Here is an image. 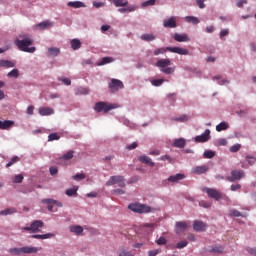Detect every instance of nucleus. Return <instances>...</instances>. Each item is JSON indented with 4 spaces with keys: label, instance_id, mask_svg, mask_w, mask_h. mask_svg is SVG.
Returning a JSON list of instances; mask_svg holds the SVG:
<instances>
[{
    "label": "nucleus",
    "instance_id": "obj_40",
    "mask_svg": "<svg viewBox=\"0 0 256 256\" xmlns=\"http://www.w3.org/2000/svg\"><path fill=\"white\" fill-rule=\"evenodd\" d=\"M171 121H177L179 123H186V121H189V117L187 115H182L179 117L172 118Z\"/></svg>",
    "mask_w": 256,
    "mask_h": 256
},
{
    "label": "nucleus",
    "instance_id": "obj_62",
    "mask_svg": "<svg viewBox=\"0 0 256 256\" xmlns=\"http://www.w3.org/2000/svg\"><path fill=\"white\" fill-rule=\"evenodd\" d=\"M49 171L50 175H57V173H59V169H57L55 166L50 167Z\"/></svg>",
    "mask_w": 256,
    "mask_h": 256
},
{
    "label": "nucleus",
    "instance_id": "obj_64",
    "mask_svg": "<svg viewBox=\"0 0 256 256\" xmlns=\"http://www.w3.org/2000/svg\"><path fill=\"white\" fill-rule=\"evenodd\" d=\"M243 5H247V0H238L236 2V6L239 8L243 7Z\"/></svg>",
    "mask_w": 256,
    "mask_h": 256
},
{
    "label": "nucleus",
    "instance_id": "obj_42",
    "mask_svg": "<svg viewBox=\"0 0 256 256\" xmlns=\"http://www.w3.org/2000/svg\"><path fill=\"white\" fill-rule=\"evenodd\" d=\"M162 73H165V75H171L175 73V67H166L161 69Z\"/></svg>",
    "mask_w": 256,
    "mask_h": 256
},
{
    "label": "nucleus",
    "instance_id": "obj_18",
    "mask_svg": "<svg viewBox=\"0 0 256 256\" xmlns=\"http://www.w3.org/2000/svg\"><path fill=\"white\" fill-rule=\"evenodd\" d=\"M22 254L31 255L33 253H37L39 248L33 246H24L21 248Z\"/></svg>",
    "mask_w": 256,
    "mask_h": 256
},
{
    "label": "nucleus",
    "instance_id": "obj_61",
    "mask_svg": "<svg viewBox=\"0 0 256 256\" xmlns=\"http://www.w3.org/2000/svg\"><path fill=\"white\" fill-rule=\"evenodd\" d=\"M159 253H161V251L159 249H156V250H149L148 251V255L149 256H157L159 255Z\"/></svg>",
    "mask_w": 256,
    "mask_h": 256
},
{
    "label": "nucleus",
    "instance_id": "obj_8",
    "mask_svg": "<svg viewBox=\"0 0 256 256\" xmlns=\"http://www.w3.org/2000/svg\"><path fill=\"white\" fill-rule=\"evenodd\" d=\"M205 192L207 193L208 197H210V199H215V201H220V199H223V194L217 189L205 188Z\"/></svg>",
    "mask_w": 256,
    "mask_h": 256
},
{
    "label": "nucleus",
    "instance_id": "obj_63",
    "mask_svg": "<svg viewBox=\"0 0 256 256\" xmlns=\"http://www.w3.org/2000/svg\"><path fill=\"white\" fill-rule=\"evenodd\" d=\"M246 161H248L249 165H255L256 158L246 156Z\"/></svg>",
    "mask_w": 256,
    "mask_h": 256
},
{
    "label": "nucleus",
    "instance_id": "obj_57",
    "mask_svg": "<svg viewBox=\"0 0 256 256\" xmlns=\"http://www.w3.org/2000/svg\"><path fill=\"white\" fill-rule=\"evenodd\" d=\"M24 177L22 174H18L14 177L13 183H22Z\"/></svg>",
    "mask_w": 256,
    "mask_h": 256
},
{
    "label": "nucleus",
    "instance_id": "obj_34",
    "mask_svg": "<svg viewBox=\"0 0 256 256\" xmlns=\"http://www.w3.org/2000/svg\"><path fill=\"white\" fill-rule=\"evenodd\" d=\"M14 213H17V209L15 208H7L0 211V215L2 216L13 215Z\"/></svg>",
    "mask_w": 256,
    "mask_h": 256
},
{
    "label": "nucleus",
    "instance_id": "obj_10",
    "mask_svg": "<svg viewBox=\"0 0 256 256\" xmlns=\"http://www.w3.org/2000/svg\"><path fill=\"white\" fill-rule=\"evenodd\" d=\"M211 139V130L206 129L202 135H198L195 137L196 143H207Z\"/></svg>",
    "mask_w": 256,
    "mask_h": 256
},
{
    "label": "nucleus",
    "instance_id": "obj_60",
    "mask_svg": "<svg viewBox=\"0 0 256 256\" xmlns=\"http://www.w3.org/2000/svg\"><path fill=\"white\" fill-rule=\"evenodd\" d=\"M112 193H114L115 195H125V190L121 188H117V189H114Z\"/></svg>",
    "mask_w": 256,
    "mask_h": 256
},
{
    "label": "nucleus",
    "instance_id": "obj_31",
    "mask_svg": "<svg viewBox=\"0 0 256 256\" xmlns=\"http://www.w3.org/2000/svg\"><path fill=\"white\" fill-rule=\"evenodd\" d=\"M136 9H137V6L131 5V6H128L126 8L118 9V12L119 13H133V11H135Z\"/></svg>",
    "mask_w": 256,
    "mask_h": 256
},
{
    "label": "nucleus",
    "instance_id": "obj_4",
    "mask_svg": "<svg viewBox=\"0 0 256 256\" xmlns=\"http://www.w3.org/2000/svg\"><path fill=\"white\" fill-rule=\"evenodd\" d=\"M113 109H117V106L115 104H108L107 102H97L94 106V110H96L97 113H101V111L109 113V111Z\"/></svg>",
    "mask_w": 256,
    "mask_h": 256
},
{
    "label": "nucleus",
    "instance_id": "obj_13",
    "mask_svg": "<svg viewBox=\"0 0 256 256\" xmlns=\"http://www.w3.org/2000/svg\"><path fill=\"white\" fill-rule=\"evenodd\" d=\"M193 229L194 231H206L207 230V224H205V222L203 221H199V220H195L193 222Z\"/></svg>",
    "mask_w": 256,
    "mask_h": 256
},
{
    "label": "nucleus",
    "instance_id": "obj_50",
    "mask_svg": "<svg viewBox=\"0 0 256 256\" xmlns=\"http://www.w3.org/2000/svg\"><path fill=\"white\" fill-rule=\"evenodd\" d=\"M187 245H189V242H187V240H183V241L178 242L176 244V248L177 249H184V247H187Z\"/></svg>",
    "mask_w": 256,
    "mask_h": 256
},
{
    "label": "nucleus",
    "instance_id": "obj_46",
    "mask_svg": "<svg viewBox=\"0 0 256 256\" xmlns=\"http://www.w3.org/2000/svg\"><path fill=\"white\" fill-rule=\"evenodd\" d=\"M154 87H161L162 83H165V79H155L151 81Z\"/></svg>",
    "mask_w": 256,
    "mask_h": 256
},
{
    "label": "nucleus",
    "instance_id": "obj_53",
    "mask_svg": "<svg viewBox=\"0 0 256 256\" xmlns=\"http://www.w3.org/2000/svg\"><path fill=\"white\" fill-rule=\"evenodd\" d=\"M157 245H167V238L161 236L159 239L156 240Z\"/></svg>",
    "mask_w": 256,
    "mask_h": 256
},
{
    "label": "nucleus",
    "instance_id": "obj_45",
    "mask_svg": "<svg viewBox=\"0 0 256 256\" xmlns=\"http://www.w3.org/2000/svg\"><path fill=\"white\" fill-rule=\"evenodd\" d=\"M205 159H213L215 157V152L213 150H207L204 152Z\"/></svg>",
    "mask_w": 256,
    "mask_h": 256
},
{
    "label": "nucleus",
    "instance_id": "obj_44",
    "mask_svg": "<svg viewBox=\"0 0 256 256\" xmlns=\"http://www.w3.org/2000/svg\"><path fill=\"white\" fill-rule=\"evenodd\" d=\"M7 77H12L14 79H17L19 77V70L18 69H13L11 70L8 74Z\"/></svg>",
    "mask_w": 256,
    "mask_h": 256
},
{
    "label": "nucleus",
    "instance_id": "obj_47",
    "mask_svg": "<svg viewBox=\"0 0 256 256\" xmlns=\"http://www.w3.org/2000/svg\"><path fill=\"white\" fill-rule=\"evenodd\" d=\"M59 139H61V137L58 136L57 133H51L48 136V141H59Z\"/></svg>",
    "mask_w": 256,
    "mask_h": 256
},
{
    "label": "nucleus",
    "instance_id": "obj_1",
    "mask_svg": "<svg viewBox=\"0 0 256 256\" xmlns=\"http://www.w3.org/2000/svg\"><path fill=\"white\" fill-rule=\"evenodd\" d=\"M20 39L15 40V45L18 47L20 51H23L24 53H35L37 51V48L31 47L33 45V39L29 37L27 34H20Z\"/></svg>",
    "mask_w": 256,
    "mask_h": 256
},
{
    "label": "nucleus",
    "instance_id": "obj_6",
    "mask_svg": "<svg viewBox=\"0 0 256 256\" xmlns=\"http://www.w3.org/2000/svg\"><path fill=\"white\" fill-rule=\"evenodd\" d=\"M107 187L112 185H118V187H125V178L123 176H111L110 179L106 182Z\"/></svg>",
    "mask_w": 256,
    "mask_h": 256
},
{
    "label": "nucleus",
    "instance_id": "obj_59",
    "mask_svg": "<svg viewBox=\"0 0 256 256\" xmlns=\"http://www.w3.org/2000/svg\"><path fill=\"white\" fill-rule=\"evenodd\" d=\"M239 149H241V145L240 144H236V145H233L230 148V151H231V153H237V151H239Z\"/></svg>",
    "mask_w": 256,
    "mask_h": 256
},
{
    "label": "nucleus",
    "instance_id": "obj_29",
    "mask_svg": "<svg viewBox=\"0 0 256 256\" xmlns=\"http://www.w3.org/2000/svg\"><path fill=\"white\" fill-rule=\"evenodd\" d=\"M68 7H73V9H81V7H85V3L81 1H70L67 3Z\"/></svg>",
    "mask_w": 256,
    "mask_h": 256
},
{
    "label": "nucleus",
    "instance_id": "obj_32",
    "mask_svg": "<svg viewBox=\"0 0 256 256\" xmlns=\"http://www.w3.org/2000/svg\"><path fill=\"white\" fill-rule=\"evenodd\" d=\"M70 43H71V47L74 51H77V49H81V40L72 39Z\"/></svg>",
    "mask_w": 256,
    "mask_h": 256
},
{
    "label": "nucleus",
    "instance_id": "obj_43",
    "mask_svg": "<svg viewBox=\"0 0 256 256\" xmlns=\"http://www.w3.org/2000/svg\"><path fill=\"white\" fill-rule=\"evenodd\" d=\"M20 159H19V156H14L12 157V159L10 160V162H8L6 164V167L9 168V167H12V165H15V163H19Z\"/></svg>",
    "mask_w": 256,
    "mask_h": 256
},
{
    "label": "nucleus",
    "instance_id": "obj_39",
    "mask_svg": "<svg viewBox=\"0 0 256 256\" xmlns=\"http://www.w3.org/2000/svg\"><path fill=\"white\" fill-rule=\"evenodd\" d=\"M155 35L153 34H142L140 36V39H142V41H155Z\"/></svg>",
    "mask_w": 256,
    "mask_h": 256
},
{
    "label": "nucleus",
    "instance_id": "obj_48",
    "mask_svg": "<svg viewBox=\"0 0 256 256\" xmlns=\"http://www.w3.org/2000/svg\"><path fill=\"white\" fill-rule=\"evenodd\" d=\"M119 256H135L131 251H127L123 248L120 249Z\"/></svg>",
    "mask_w": 256,
    "mask_h": 256
},
{
    "label": "nucleus",
    "instance_id": "obj_15",
    "mask_svg": "<svg viewBox=\"0 0 256 256\" xmlns=\"http://www.w3.org/2000/svg\"><path fill=\"white\" fill-rule=\"evenodd\" d=\"M13 125H15V121H13V120L0 121V129L2 131L11 129V127H13Z\"/></svg>",
    "mask_w": 256,
    "mask_h": 256
},
{
    "label": "nucleus",
    "instance_id": "obj_11",
    "mask_svg": "<svg viewBox=\"0 0 256 256\" xmlns=\"http://www.w3.org/2000/svg\"><path fill=\"white\" fill-rule=\"evenodd\" d=\"M163 27L166 29H175V27H177V18L172 16L169 19L164 20Z\"/></svg>",
    "mask_w": 256,
    "mask_h": 256
},
{
    "label": "nucleus",
    "instance_id": "obj_54",
    "mask_svg": "<svg viewBox=\"0 0 256 256\" xmlns=\"http://www.w3.org/2000/svg\"><path fill=\"white\" fill-rule=\"evenodd\" d=\"M229 215L231 217H241V212H239L238 210H235V209H231L229 211Z\"/></svg>",
    "mask_w": 256,
    "mask_h": 256
},
{
    "label": "nucleus",
    "instance_id": "obj_2",
    "mask_svg": "<svg viewBox=\"0 0 256 256\" xmlns=\"http://www.w3.org/2000/svg\"><path fill=\"white\" fill-rule=\"evenodd\" d=\"M176 53L177 55H189V51L182 47H166V48H158L154 50V55H163V53Z\"/></svg>",
    "mask_w": 256,
    "mask_h": 256
},
{
    "label": "nucleus",
    "instance_id": "obj_22",
    "mask_svg": "<svg viewBox=\"0 0 256 256\" xmlns=\"http://www.w3.org/2000/svg\"><path fill=\"white\" fill-rule=\"evenodd\" d=\"M176 233H183L187 230V222H176Z\"/></svg>",
    "mask_w": 256,
    "mask_h": 256
},
{
    "label": "nucleus",
    "instance_id": "obj_41",
    "mask_svg": "<svg viewBox=\"0 0 256 256\" xmlns=\"http://www.w3.org/2000/svg\"><path fill=\"white\" fill-rule=\"evenodd\" d=\"M42 203H52L53 205H56L57 207H63V203L54 200V199H44L42 200Z\"/></svg>",
    "mask_w": 256,
    "mask_h": 256
},
{
    "label": "nucleus",
    "instance_id": "obj_38",
    "mask_svg": "<svg viewBox=\"0 0 256 256\" xmlns=\"http://www.w3.org/2000/svg\"><path fill=\"white\" fill-rule=\"evenodd\" d=\"M229 129V124L227 122H221L216 126V131L221 132V131H227Z\"/></svg>",
    "mask_w": 256,
    "mask_h": 256
},
{
    "label": "nucleus",
    "instance_id": "obj_25",
    "mask_svg": "<svg viewBox=\"0 0 256 256\" xmlns=\"http://www.w3.org/2000/svg\"><path fill=\"white\" fill-rule=\"evenodd\" d=\"M53 113H54L53 108H49V107L39 108V114L42 116L53 115Z\"/></svg>",
    "mask_w": 256,
    "mask_h": 256
},
{
    "label": "nucleus",
    "instance_id": "obj_56",
    "mask_svg": "<svg viewBox=\"0 0 256 256\" xmlns=\"http://www.w3.org/2000/svg\"><path fill=\"white\" fill-rule=\"evenodd\" d=\"M78 93L80 95H89V88L80 87L78 88Z\"/></svg>",
    "mask_w": 256,
    "mask_h": 256
},
{
    "label": "nucleus",
    "instance_id": "obj_33",
    "mask_svg": "<svg viewBox=\"0 0 256 256\" xmlns=\"http://www.w3.org/2000/svg\"><path fill=\"white\" fill-rule=\"evenodd\" d=\"M74 155H75V151L70 150L66 154L62 155L60 159H62L63 161H71Z\"/></svg>",
    "mask_w": 256,
    "mask_h": 256
},
{
    "label": "nucleus",
    "instance_id": "obj_3",
    "mask_svg": "<svg viewBox=\"0 0 256 256\" xmlns=\"http://www.w3.org/2000/svg\"><path fill=\"white\" fill-rule=\"evenodd\" d=\"M128 209H130V211H133V213H139L140 215L143 213H151L153 211L150 206L146 204H141L139 202L129 204Z\"/></svg>",
    "mask_w": 256,
    "mask_h": 256
},
{
    "label": "nucleus",
    "instance_id": "obj_5",
    "mask_svg": "<svg viewBox=\"0 0 256 256\" xmlns=\"http://www.w3.org/2000/svg\"><path fill=\"white\" fill-rule=\"evenodd\" d=\"M245 177V172L243 170H232L231 176H226V181L229 183H235L237 181H241Z\"/></svg>",
    "mask_w": 256,
    "mask_h": 256
},
{
    "label": "nucleus",
    "instance_id": "obj_20",
    "mask_svg": "<svg viewBox=\"0 0 256 256\" xmlns=\"http://www.w3.org/2000/svg\"><path fill=\"white\" fill-rule=\"evenodd\" d=\"M70 232L74 233V235H83V226L73 225L69 227Z\"/></svg>",
    "mask_w": 256,
    "mask_h": 256
},
{
    "label": "nucleus",
    "instance_id": "obj_24",
    "mask_svg": "<svg viewBox=\"0 0 256 256\" xmlns=\"http://www.w3.org/2000/svg\"><path fill=\"white\" fill-rule=\"evenodd\" d=\"M182 179H185V174L172 175L168 178V181L170 183H177V181H182Z\"/></svg>",
    "mask_w": 256,
    "mask_h": 256
},
{
    "label": "nucleus",
    "instance_id": "obj_27",
    "mask_svg": "<svg viewBox=\"0 0 256 256\" xmlns=\"http://www.w3.org/2000/svg\"><path fill=\"white\" fill-rule=\"evenodd\" d=\"M0 67H4L5 69H11L15 67V62L9 60H0Z\"/></svg>",
    "mask_w": 256,
    "mask_h": 256
},
{
    "label": "nucleus",
    "instance_id": "obj_52",
    "mask_svg": "<svg viewBox=\"0 0 256 256\" xmlns=\"http://www.w3.org/2000/svg\"><path fill=\"white\" fill-rule=\"evenodd\" d=\"M85 177H86L85 174L78 173V174L72 176V179H74V181H82V179H85Z\"/></svg>",
    "mask_w": 256,
    "mask_h": 256
},
{
    "label": "nucleus",
    "instance_id": "obj_17",
    "mask_svg": "<svg viewBox=\"0 0 256 256\" xmlns=\"http://www.w3.org/2000/svg\"><path fill=\"white\" fill-rule=\"evenodd\" d=\"M171 65V59H160L156 62V67H159L160 69H165Z\"/></svg>",
    "mask_w": 256,
    "mask_h": 256
},
{
    "label": "nucleus",
    "instance_id": "obj_9",
    "mask_svg": "<svg viewBox=\"0 0 256 256\" xmlns=\"http://www.w3.org/2000/svg\"><path fill=\"white\" fill-rule=\"evenodd\" d=\"M123 87V82L117 79H112L111 83L109 84V89L111 93H116V91H119V89H123Z\"/></svg>",
    "mask_w": 256,
    "mask_h": 256
},
{
    "label": "nucleus",
    "instance_id": "obj_36",
    "mask_svg": "<svg viewBox=\"0 0 256 256\" xmlns=\"http://www.w3.org/2000/svg\"><path fill=\"white\" fill-rule=\"evenodd\" d=\"M113 61H115V59L113 57H104V58H102L101 62L98 63V66L101 67L103 65L113 63Z\"/></svg>",
    "mask_w": 256,
    "mask_h": 256
},
{
    "label": "nucleus",
    "instance_id": "obj_35",
    "mask_svg": "<svg viewBox=\"0 0 256 256\" xmlns=\"http://www.w3.org/2000/svg\"><path fill=\"white\" fill-rule=\"evenodd\" d=\"M77 191H79V187L74 186L73 188L67 189L65 193L68 197H73L77 195Z\"/></svg>",
    "mask_w": 256,
    "mask_h": 256
},
{
    "label": "nucleus",
    "instance_id": "obj_37",
    "mask_svg": "<svg viewBox=\"0 0 256 256\" xmlns=\"http://www.w3.org/2000/svg\"><path fill=\"white\" fill-rule=\"evenodd\" d=\"M185 21H187V23H192L193 25H199V18L195 16H186Z\"/></svg>",
    "mask_w": 256,
    "mask_h": 256
},
{
    "label": "nucleus",
    "instance_id": "obj_30",
    "mask_svg": "<svg viewBox=\"0 0 256 256\" xmlns=\"http://www.w3.org/2000/svg\"><path fill=\"white\" fill-rule=\"evenodd\" d=\"M51 237H55V234L53 233H47V234H34L32 235L33 239H51Z\"/></svg>",
    "mask_w": 256,
    "mask_h": 256
},
{
    "label": "nucleus",
    "instance_id": "obj_58",
    "mask_svg": "<svg viewBox=\"0 0 256 256\" xmlns=\"http://www.w3.org/2000/svg\"><path fill=\"white\" fill-rule=\"evenodd\" d=\"M59 81H62V83H64V85H71V79L67 78V77H60L58 78Z\"/></svg>",
    "mask_w": 256,
    "mask_h": 256
},
{
    "label": "nucleus",
    "instance_id": "obj_51",
    "mask_svg": "<svg viewBox=\"0 0 256 256\" xmlns=\"http://www.w3.org/2000/svg\"><path fill=\"white\" fill-rule=\"evenodd\" d=\"M156 2H157V0H148V1L143 2L141 4V7L153 6V5H155Z\"/></svg>",
    "mask_w": 256,
    "mask_h": 256
},
{
    "label": "nucleus",
    "instance_id": "obj_12",
    "mask_svg": "<svg viewBox=\"0 0 256 256\" xmlns=\"http://www.w3.org/2000/svg\"><path fill=\"white\" fill-rule=\"evenodd\" d=\"M173 39L178 43H187L188 41H191V38H189V36L185 33L184 34L175 33L173 35Z\"/></svg>",
    "mask_w": 256,
    "mask_h": 256
},
{
    "label": "nucleus",
    "instance_id": "obj_19",
    "mask_svg": "<svg viewBox=\"0 0 256 256\" xmlns=\"http://www.w3.org/2000/svg\"><path fill=\"white\" fill-rule=\"evenodd\" d=\"M35 27L36 29H38V31H43L45 29H49V27H53V23L49 20H46L44 22L37 24Z\"/></svg>",
    "mask_w": 256,
    "mask_h": 256
},
{
    "label": "nucleus",
    "instance_id": "obj_14",
    "mask_svg": "<svg viewBox=\"0 0 256 256\" xmlns=\"http://www.w3.org/2000/svg\"><path fill=\"white\" fill-rule=\"evenodd\" d=\"M209 171V166L202 165V166H196L192 169V173H195V175H203V173H207Z\"/></svg>",
    "mask_w": 256,
    "mask_h": 256
},
{
    "label": "nucleus",
    "instance_id": "obj_7",
    "mask_svg": "<svg viewBox=\"0 0 256 256\" xmlns=\"http://www.w3.org/2000/svg\"><path fill=\"white\" fill-rule=\"evenodd\" d=\"M41 227H43V221L35 220L30 226H26L22 229L23 231H29V233H39V229H41Z\"/></svg>",
    "mask_w": 256,
    "mask_h": 256
},
{
    "label": "nucleus",
    "instance_id": "obj_55",
    "mask_svg": "<svg viewBox=\"0 0 256 256\" xmlns=\"http://www.w3.org/2000/svg\"><path fill=\"white\" fill-rule=\"evenodd\" d=\"M199 207H204V209H209V207H211V203L205 200H202L199 202Z\"/></svg>",
    "mask_w": 256,
    "mask_h": 256
},
{
    "label": "nucleus",
    "instance_id": "obj_21",
    "mask_svg": "<svg viewBox=\"0 0 256 256\" xmlns=\"http://www.w3.org/2000/svg\"><path fill=\"white\" fill-rule=\"evenodd\" d=\"M110 3H113L115 7H127L129 5V0H108Z\"/></svg>",
    "mask_w": 256,
    "mask_h": 256
},
{
    "label": "nucleus",
    "instance_id": "obj_28",
    "mask_svg": "<svg viewBox=\"0 0 256 256\" xmlns=\"http://www.w3.org/2000/svg\"><path fill=\"white\" fill-rule=\"evenodd\" d=\"M223 251H225V248L222 245L212 246L211 250H209L210 253H216L217 255L223 254Z\"/></svg>",
    "mask_w": 256,
    "mask_h": 256
},
{
    "label": "nucleus",
    "instance_id": "obj_23",
    "mask_svg": "<svg viewBox=\"0 0 256 256\" xmlns=\"http://www.w3.org/2000/svg\"><path fill=\"white\" fill-rule=\"evenodd\" d=\"M187 145V142L183 138H179L174 140L173 147H177L178 149H183Z\"/></svg>",
    "mask_w": 256,
    "mask_h": 256
},
{
    "label": "nucleus",
    "instance_id": "obj_49",
    "mask_svg": "<svg viewBox=\"0 0 256 256\" xmlns=\"http://www.w3.org/2000/svg\"><path fill=\"white\" fill-rule=\"evenodd\" d=\"M9 253H11V255H21L22 251L21 248H10Z\"/></svg>",
    "mask_w": 256,
    "mask_h": 256
},
{
    "label": "nucleus",
    "instance_id": "obj_26",
    "mask_svg": "<svg viewBox=\"0 0 256 256\" xmlns=\"http://www.w3.org/2000/svg\"><path fill=\"white\" fill-rule=\"evenodd\" d=\"M59 53H61V50L59 48L51 47V48H48L47 56L48 57H57V55H59Z\"/></svg>",
    "mask_w": 256,
    "mask_h": 256
},
{
    "label": "nucleus",
    "instance_id": "obj_16",
    "mask_svg": "<svg viewBox=\"0 0 256 256\" xmlns=\"http://www.w3.org/2000/svg\"><path fill=\"white\" fill-rule=\"evenodd\" d=\"M138 161H140V163H144L145 165H150V167H155V162H153V160H151V158L147 155L139 156Z\"/></svg>",
    "mask_w": 256,
    "mask_h": 256
}]
</instances>
